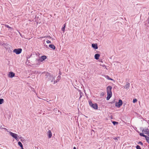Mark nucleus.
Returning a JSON list of instances; mask_svg holds the SVG:
<instances>
[{"label": "nucleus", "mask_w": 149, "mask_h": 149, "mask_svg": "<svg viewBox=\"0 0 149 149\" xmlns=\"http://www.w3.org/2000/svg\"><path fill=\"white\" fill-rule=\"evenodd\" d=\"M89 104L90 106L95 109H98V105L97 104L95 103L93 104L91 101L89 100L88 101Z\"/></svg>", "instance_id": "1"}, {"label": "nucleus", "mask_w": 149, "mask_h": 149, "mask_svg": "<svg viewBox=\"0 0 149 149\" xmlns=\"http://www.w3.org/2000/svg\"><path fill=\"white\" fill-rule=\"evenodd\" d=\"M9 133L10 135L14 138L17 141H19V139L17 137L18 135L17 134L13 133L11 132H9Z\"/></svg>", "instance_id": "2"}, {"label": "nucleus", "mask_w": 149, "mask_h": 149, "mask_svg": "<svg viewBox=\"0 0 149 149\" xmlns=\"http://www.w3.org/2000/svg\"><path fill=\"white\" fill-rule=\"evenodd\" d=\"M22 50L21 48L16 49L13 50V52L17 54H19L21 53Z\"/></svg>", "instance_id": "3"}, {"label": "nucleus", "mask_w": 149, "mask_h": 149, "mask_svg": "<svg viewBox=\"0 0 149 149\" xmlns=\"http://www.w3.org/2000/svg\"><path fill=\"white\" fill-rule=\"evenodd\" d=\"M47 58V56L45 55L42 56L41 58L37 59L36 61L39 62H42Z\"/></svg>", "instance_id": "4"}, {"label": "nucleus", "mask_w": 149, "mask_h": 149, "mask_svg": "<svg viewBox=\"0 0 149 149\" xmlns=\"http://www.w3.org/2000/svg\"><path fill=\"white\" fill-rule=\"evenodd\" d=\"M123 104V101L121 100H119L118 102H116L115 104V106L118 107H120Z\"/></svg>", "instance_id": "5"}, {"label": "nucleus", "mask_w": 149, "mask_h": 149, "mask_svg": "<svg viewBox=\"0 0 149 149\" xmlns=\"http://www.w3.org/2000/svg\"><path fill=\"white\" fill-rule=\"evenodd\" d=\"M49 79L51 80V81L52 82H53V81H54V84H55L57 82V81H54L55 79V77H54L53 75H50Z\"/></svg>", "instance_id": "6"}, {"label": "nucleus", "mask_w": 149, "mask_h": 149, "mask_svg": "<svg viewBox=\"0 0 149 149\" xmlns=\"http://www.w3.org/2000/svg\"><path fill=\"white\" fill-rule=\"evenodd\" d=\"M112 88V87L111 86H108L107 88V93H112L111 91Z\"/></svg>", "instance_id": "7"}, {"label": "nucleus", "mask_w": 149, "mask_h": 149, "mask_svg": "<svg viewBox=\"0 0 149 149\" xmlns=\"http://www.w3.org/2000/svg\"><path fill=\"white\" fill-rule=\"evenodd\" d=\"M142 131L143 132L146 134H149V130L148 128H145L142 130Z\"/></svg>", "instance_id": "8"}, {"label": "nucleus", "mask_w": 149, "mask_h": 149, "mask_svg": "<svg viewBox=\"0 0 149 149\" xmlns=\"http://www.w3.org/2000/svg\"><path fill=\"white\" fill-rule=\"evenodd\" d=\"M15 74L13 72H9L8 77L10 78H13L14 77Z\"/></svg>", "instance_id": "9"}, {"label": "nucleus", "mask_w": 149, "mask_h": 149, "mask_svg": "<svg viewBox=\"0 0 149 149\" xmlns=\"http://www.w3.org/2000/svg\"><path fill=\"white\" fill-rule=\"evenodd\" d=\"M47 134L49 138H51L52 136V134L50 130H49L47 132Z\"/></svg>", "instance_id": "10"}, {"label": "nucleus", "mask_w": 149, "mask_h": 149, "mask_svg": "<svg viewBox=\"0 0 149 149\" xmlns=\"http://www.w3.org/2000/svg\"><path fill=\"white\" fill-rule=\"evenodd\" d=\"M130 83L128 82L126 83V85L124 86V88L126 89H128L130 87Z\"/></svg>", "instance_id": "11"}, {"label": "nucleus", "mask_w": 149, "mask_h": 149, "mask_svg": "<svg viewBox=\"0 0 149 149\" xmlns=\"http://www.w3.org/2000/svg\"><path fill=\"white\" fill-rule=\"evenodd\" d=\"M92 46L95 49H97L98 48L97 45V44H93L92 45Z\"/></svg>", "instance_id": "12"}, {"label": "nucleus", "mask_w": 149, "mask_h": 149, "mask_svg": "<svg viewBox=\"0 0 149 149\" xmlns=\"http://www.w3.org/2000/svg\"><path fill=\"white\" fill-rule=\"evenodd\" d=\"M100 56V55L98 54H96L95 55V58L96 60L99 59V57Z\"/></svg>", "instance_id": "13"}, {"label": "nucleus", "mask_w": 149, "mask_h": 149, "mask_svg": "<svg viewBox=\"0 0 149 149\" xmlns=\"http://www.w3.org/2000/svg\"><path fill=\"white\" fill-rule=\"evenodd\" d=\"M112 94H107V100H109L112 96Z\"/></svg>", "instance_id": "14"}, {"label": "nucleus", "mask_w": 149, "mask_h": 149, "mask_svg": "<svg viewBox=\"0 0 149 149\" xmlns=\"http://www.w3.org/2000/svg\"><path fill=\"white\" fill-rule=\"evenodd\" d=\"M49 47L53 50L55 49V47L53 45H49Z\"/></svg>", "instance_id": "15"}, {"label": "nucleus", "mask_w": 149, "mask_h": 149, "mask_svg": "<svg viewBox=\"0 0 149 149\" xmlns=\"http://www.w3.org/2000/svg\"><path fill=\"white\" fill-rule=\"evenodd\" d=\"M63 26H64L62 28L61 30L62 31H63V32H64V31H65V28L66 26V23L64 24Z\"/></svg>", "instance_id": "16"}, {"label": "nucleus", "mask_w": 149, "mask_h": 149, "mask_svg": "<svg viewBox=\"0 0 149 149\" xmlns=\"http://www.w3.org/2000/svg\"><path fill=\"white\" fill-rule=\"evenodd\" d=\"M148 136L149 137L146 136V137L145 138H146L147 142L149 143V134L148 135Z\"/></svg>", "instance_id": "17"}, {"label": "nucleus", "mask_w": 149, "mask_h": 149, "mask_svg": "<svg viewBox=\"0 0 149 149\" xmlns=\"http://www.w3.org/2000/svg\"><path fill=\"white\" fill-rule=\"evenodd\" d=\"M18 145L22 148L23 147V145L22 143L20 142L19 141L18 142Z\"/></svg>", "instance_id": "18"}, {"label": "nucleus", "mask_w": 149, "mask_h": 149, "mask_svg": "<svg viewBox=\"0 0 149 149\" xmlns=\"http://www.w3.org/2000/svg\"><path fill=\"white\" fill-rule=\"evenodd\" d=\"M4 102L3 99H0V104L3 103Z\"/></svg>", "instance_id": "19"}, {"label": "nucleus", "mask_w": 149, "mask_h": 149, "mask_svg": "<svg viewBox=\"0 0 149 149\" xmlns=\"http://www.w3.org/2000/svg\"><path fill=\"white\" fill-rule=\"evenodd\" d=\"M139 134L141 136H142L145 137H146V136L144 135L143 133H140Z\"/></svg>", "instance_id": "20"}, {"label": "nucleus", "mask_w": 149, "mask_h": 149, "mask_svg": "<svg viewBox=\"0 0 149 149\" xmlns=\"http://www.w3.org/2000/svg\"><path fill=\"white\" fill-rule=\"evenodd\" d=\"M5 26L6 27L8 28L9 29H11V30H12L13 29L10 27L8 25H5Z\"/></svg>", "instance_id": "21"}, {"label": "nucleus", "mask_w": 149, "mask_h": 149, "mask_svg": "<svg viewBox=\"0 0 149 149\" xmlns=\"http://www.w3.org/2000/svg\"><path fill=\"white\" fill-rule=\"evenodd\" d=\"M57 80H56V81H59V80L60 79L61 77L59 76L58 77H57Z\"/></svg>", "instance_id": "22"}, {"label": "nucleus", "mask_w": 149, "mask_h": 149, "mask_svg": "<svg viewBox=\"0 0 149 149\" xmlns=\"http://www.w3.org/2000/svg\"><path fill=\"white\" fill-rule=\"evenodd\" d=\"M136 149H141L140 148V147L139 145H137L136 147Z\"/></svg>", "instance_id": "23"}, {"label": "nucleus", "mask_w": 149, "mask_h": 149, "mask_svg": "<svg viewBox=\"0 0 149 149\" xmlns=\"http://www.w3.org/2000/svg\"><path fill=\"white\" fill-rule=\"evenodd\" d=\"M113 123L114 125H115L116 124H118V122H115V121H113L112 122Z\"/></svg>", "instance_id": "24"}, {"label": "nucleus", "mask_w": 149, "mask_h": 149, "mask_svg": "<svg viewBox=\"0 0 149 149\" xmlns=\"http://www.w3.org/2000/svg\"><path fill=\"white\" fill-rule=\"evenodd\" d=\"M137 101V99H135L133 100V102L134 103L136 102Z\"/></svg>", "instance_id": "25"}, {"label": "nucleus", "mask_w": 149, "mask_h": 149, "mask_svg": "<svg viewBox=\"0 0 149 149\" xmlns=\"http://www.w3.org/2000/svg\"><path fill=\"white\" fill-rule=\"evenodd\" d=\"M138 144H139L141 145H143V143L141 142V141H139L138 142Z\"/></svg>", "instance_id": "26"}, {"label": "nucleus", "mask_w": 149, "mask_h": 149, "mask_svg": "<svg viewBox=\"0 0 149 149\" xmlns=\"http://www.w3.org/2000/svg\"><path fill=\"white\" fill-rule=\"evenodd\" d=\"M8 44L7 43H5L3 44V46L4 47H7L8 45Z\"/></svg>", "instance_id": "27"}, {"label": "nucleus", "mask_w": 149, "mask_h": 149, "mask_svg": "<svg viewBox=\"0 0 149 149\" xmlns=\"http://www.w3.org/2000/svg\"><path fill=\"white\" fill-rule=\"evenodd\" d=\"M105 77H106V78L107 79H108V80H109V79L110 77H109L108 76V75H106V76H105Z\"/></svg>", "instance_id": "28"}, {"label": "nucleus", "mask_w": 149, "mask_h": 149, "mask_svg": "<svg viewBox=\"0 0 149 149\" xmlns=\"http://www.w3.org/2000/svg\"><path fill=\"white\" fill-rule=\"evenodd\" d=\"M46 42L48 44H49V43H51V42L49 40H48L47 41H46Z\"/></svg>", "instance_id": "29"}, {"label": "nucleus", "mask_w": 149, "mask_h": 149, "mask_svg": "<svg viewBox=\"0 0 149 149\" xmlns=\"http://www.w3.org/2000/svg\"><path fill=\"white\" fill-rule=\"evenodd\" d=\"M114 140H116V141H117V140H118L117 138V137H116V138H114Z\"/></svg>", "instance_id": "30"}, {"label": "nucleus", "mask_w": 149, "mask_h": 149, "mask_svg": "<svg viewBox=\"0 0 149 149\" xmlns=\"http://www.w3.org/2000/svg\"><path fill=\"white\" fill-rule=\"evenodd\" d=\"M102 66L103 67H105L106 68V66L105 65H102Z\"/></svg>", "instance_id": "31"}, {"label": "nucleus", "mask_w": 149, "mask_h": 149, "mask_svg": "<svg viewBox=\"0 0 149 149\" xmlns=\"http://www.w3.org/2000/svg\"><path fill=\"white\" fill-rule=\"evenodd\" d=\"M109 80H113V79H111V78H109Z\"/></svg>", "instance_id": "32"}, {"label": "nucleus", "mask_w": 149, "mask_h": 149, "mask_svg": "<svg viewBox=\"0 0 149 149\" xmlns=\"http://www.w3.org/2000/svg\"><path fill=\"white\" fill-rule=\"evenodd\" d=\"M82 95H81V94H80V97L79 98H81V97H82Z\"/></svg>", "instance_id": "33"}, {"label": "nucleus", "mask_w": 149, "mask_h": 149, "mask_svg": "<svg viewBox=\"0 0 149 149\" xmlns=\"http://www.w3.org/2000/svg\"><path fill=\"white\" fill-rule=\"evenodd\" d=\"M3 129L5 130H7V129H6V128H2Z\"/></svg>", "instance_id": "34"}, {"label": "nucleus", "mask_w": 149, "mask_h": 149, "mask_svg": "<svg viewBox=\"0 0 149 149\" xmlns=\"http://www.w3.org/2000/svg\"><path fill=\"white\" fill-rule=\"evenodd\" d=\"M79 93H82L81 91H80V90L79 91Z\"/></svg>", "instance_id": "35"}, {"label": "nucleus", "mask_w": 149, "mask_h": 149, "mask_svg": "<svg viewBox=\"0 0 149 149\" xmlns=\"http://www.w3.org/2000/svg\"><path fill=\"white\" fill-rule=\"evenodd\" d=\"M73 149H76V148L75 147H74Z\"/></svg>", "instance_id": "36"}, {"label": "nucleus", "mask_w": 149, "mask_h": 149, "mask_svg": "<svg viewBox=\"0 0 149 149\" xmlns=\"http://www.w3.org/2000/svg\"><path fill=\"white\" fill-rule=\"evenodd\" d=\"M1 125H0V128H1Z\"/></svg>", "instance_id": "37"}, {"label": "nucleus", "mask_w": 149, "mask_h": 149, "mask_svg": "<svg viewBox=\"0 0 149 149\" xmlns=\"http://www.w3.org/2000/svg\"><path fill=\"white\" fill-rule=\"evenodd\" d=\"M6 131H7V132H9V131H8V130H6Z\"/></svg>", "instance_id": "38"}, {"label": "nucleus", "mask_w": 149, "mask_h": 149, "mask_svg": "<svg viewBox=\"0 0 149 149\" xmlns=\"http://www.w3.org/2000/svg\"><path fill=\"white\" fill-rule=\"evenodd\" d=\"M148 23H149V17L148 18Z\"/></svg>", "instance_id": "39"}, {"label": "nucleus", "mask_w": 149, "mask_h": 149, "mask_svg": "<svg viewBox=\"0 0 149 149\" xmlns=\"http://www.w3.org/2000/svg\"><path fill=\"white\" fill-rule=\"evenodd\" d=\"M45 46H46V47H47V45H45Z\"/></svg>", "instance_id": "40"}, {"label": "nucleus", "mask_w": 149, "mask_h": 149, "mask_svg": "<svg viewBox=\"0 0 149 149\" xmlns=\"http://www.w3.org/2000/svg\"><path fill=\"white\" fill-rule=\"evenodd\" d=\"M22 148V149H24L23 148V147H22V148Z\"/></svg>", "instance_id": "41"}, {"label": "nucleus", "mask_w": 149, "mask_h": 149, "mask_svg": "<svg viewBox=\"0 0 149 149\" xmlns=\"http://www.w3.org/2000/svg\"><path fill=\"white\" fill-rule=\"evenodd\" d=\"M149 122V120H148V123Z\"/></svg>", "instance_id": "42"}, {"label": "nucleus", "mask_w": 149, "mask_h": 149, "mask_svg": "<svg viewBox=\"0 0 149 149\" xmlns=\"http://www.w3.org/2000/svg\"><path fill=\"white\" fill-rule=\"evenodd\" d=\"M148 15H149V13H148Z\"/></svg>", "instance_id": "43"}]
</instances>
